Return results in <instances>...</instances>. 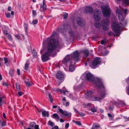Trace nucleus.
Wrapping results in <instances>:
<instances>
[{
	"label": "nucleus",
	"mask_w": 129,
	"mask_h": 129,
	"mask_svg": "<svg viewBox=\"0 0 129 129\" xmlns=\"http://www.w3.org/2000/svg\"><path fill=\"white\" fill-rule=\"evenodd\" d=\"M25 84L26 85L28 86H29L31 85V84L29 82H25Z\"/></svg>",
	"instance_id": "nucleus-35"
},
{
	"label": "nucleus",
	"mask_w": 129,
	"mask_h": 129,
	"mask_svg": "<svg viewBox=\"0 0 129 129\" xmlns=\"http://www.w3.org/2000/svg\"><path fill=\"white\" fill-rule=\"evenodd\" d=\"M17 73L18 75H20V70L19 69L17 70Z\"/></svg>",
	"instance_id": "nucleus-52"
},
{
	"label": "nucleus",
	"mask_w": 129,
	"mask_h": 129,
	"mask_svg": "<svg viewBox=\"0 0 129 129\" xmlns=\"http://www.w3.org/2000/svg\"><path fill=\"white\" fill-rule=\"evenodd\" d=\"M74 111L75 112H77V113H78V112L77 111V110L75 109V108H74Z\"/></svg>",
	"instance_id": "nucleus-63"
},
{
	"label": "nucleus",
	"mask_w": 129,
	"mask_h": 129,
	"mask_svg": "<svg viewBox=\"0 0 129 129\" xmlns=\"http://www.w3.org/2000/svg\"><path fill=\"white\" fill-rule=\"evenodd\" d=\"M16 87L17 90L18 91H20V85L18 83H16Z\"/></svg>",
	"instance_id": "nucleus-21"
},
{
	"label": "nucleus",
	"mask_w": 129,
	"mask_h": 129,
	"mask_svg": "<svg viewBox=\"0 0 129 129\" xmlns=\"http://www.w3.org/2000/svg\"><path fill=\"white\" fill-rule=\"evenodd\" d=\"M55 34V32H54L51 35L50 37L48 38L46 40H44L43 41V49L45 48V46L46 44L47 43L48 45L49 43L50 42H51V43H54L53 44H54V45L55 46H57V48L61 47V46L62 45L60 44L57 41L55 40H54L52 39L54 37Z\"/></svg>",
	"instance_id": "nucleus-3"
},
{
	"label": "nucleus",
	"mask_w": 129,
	"mask_h": 129,
	"mask_svg": "<svg viewBox=\"0 0 129 129\" xmlns=\"http://www.w3.org/2000/svg\"><path fill=\"white\" fill-rule=\"evenodd\" d=\"M77 21L78 24L80 25L81 26H83L85 25L84 22L79 18H78L77 19Z\"/></svg>",
	"instance_id": "nucleus-13"
},
{
	"label": "nucleus",
	"mask_w": 129,
	"mask_h": 129,
	"mask_svg": "<svg viewBox=\"0 0 129 129\" xmlns=\"http://www.w3.org/2000/svg\"><path fill=\"white\" fill-rule=\"evenodd\" d=\"M3 60V58L2 59L1 58H0V66H1V62H2Z\"/></svg>",
	"instance_id": "nucleus-61"
},
{
	"label": "nucleus",
	"mask_w": 129,
	"mask_h": 129,
	"mask_svg": "<svg viewBox=\"0 0 129 129\" xmlns=\"http://www.w3.org/2000/svg\"><path fill=\"white\" fill-rule=\"evenodd\" d=\"M53 116L54 117V118L58 119H59L60 117L57 114H53Z\"/></svg>",
	"instance_id": "nucleus-24"
},
{
	"label": "nucleus",
	"mask_w": 129,
	"mask_h": 129,
	"mask_svg": "<svg viewBox=\"0 0 129 129\" xmlns=\"http://www.w3.org/2000/svg\"><path fill=\"white\" fill-rule=\"evenodd\" d=\"M62 100L63 101H65V102H63V105H65V104L66 102H67V101H66V98H65V97H64L63 98V99H62Z\"/></svg>",
	"instance_id": "nucleus-42"
},
{
	"label": "nucleus",
	"mask_w": 129,
	"mask_h": 129,
	"mask_svg": "<svg viewBox=\"0 0 129 129\" xmlns=\"http://www.w3.org/2000/svg\"><path fill=\"white\" fill-rule=\"evenodd\" d=\"M5 98L4 96L0 97V106H2L3 104L5 103V102L4 100V99Z\"/></svg>",
	"instance_id": "nucleus-17"
},
{
	"label": "nucleus",
	"mask_w": 129,
	"mask_h": 129,
	"mask_svg": "<svg viewBox=\"0 0 129 129\" xmlns=\"http://www.w3.org/2000/svg\"><path fill=\"white\" fill-rule=\"evenodd\" d=\"M34 128L35 129H40L39 128V126L38 125H35Z\"/></svg>",
	"instance_id": "nucleus-49"
},
{
	"label": "nucleus",
	"mask_w": 129,
	"mask_h": 129,
	"mask_svg": "<svg viewBox=\"0 0 129 129\" xmlns=\"http://www.w3.org/2000/svg\"><path fill=\"white\" fill-rule=\"evenodd\" d=\"M101 13V11L99 9H95L94 15V18L95 20H99L100 19V14Z\"/></svg>",
	"instance_id": "nucleus-7"
},
{
	"label": "nucleus",
	"mask_w": 129,
	"mask_h": 129,
	"mask_svg": "<svg viewBox=\"0 0 129 129\" xmlns=\"http://www.w3.org/2000/svg\"><path fill=\"white\" fill-rule=\"evenodd\" d=\"M108 116L110 119H112L113 118L114 116L113 115H112L109 113H108Z\"/></svg>",
	"instance_id": "nucleus-37"
},
{
	"label": "nucleus",
	"mask_w": 129,
	"mask_h": 129,
	"mask_svg": "<svg viewBox=\"0 0 129 129\" xmlns=\"http://www.w3.org/2000/svg\"><path fill=\"white\" fill-rule=\"evenodd\" d=\"M94 26L96 28H98L101 26V24L98 22H96L94 24Z\"/></svg>",
	"instance_id": "nucleus-23"
},
{
	"label": "nucleus",
	"mask_w": 129,
	"mask_h": 129,
	"mask_svg": "<svg viewBox=\"0 0 129 129\" xmlns=\"http://www.w3.org/2000/svg\"><path fill=\"white\" fill-rule=\"evenodd\" d=\"M38 22V21L37 20H35L33 21L32 23H30V24H36Z\"/></svg>",
	"instance_id": "nucleus-34"
},
{
	"label": "nucleus",
	"mask_w": 129,
	"mask_h": 129,
	"mask_svg": "<svg viewBox=\"0 0 129 129\" xmlns=\"http://www.w3.org/2000/svg\"><path fill=\"white\" fill-rule=\"evenodd\" d=\"M105 94L106 93L104 91L103 92H101V98H100V99H102L104 97Z\"/></svg>",
	"instance_id": "nucleus-25"
},
{
	"label": "nucleus",
	"mask_w": 129,
	"mask_h": 129,
	"mask_svg": "<svg viewBox=\"0 0 129 129\" xmlns=\"http://www.w3.org/2000/svg\"><path fill=\"white\" fill-rule=\"evenodd\" d=\"M29 64L28 63H26L25 65L24 69L25 70H27Z\"/></svg>",
	"instance_id": "nucleus-29"
},
{
	"label": "nucleus",
	"mask_w": 129,
	"mask_h": 129,
	"mask_svg": "<svg viewBox=\"0 0 129 129\" xmlns=\"http://www.w3.org/2000/svg\"><path fill=\"white\" fill-rule=\"evenodd\" d=\"M100 127V126L98 124L94 123L92 125L91 129H97Z\"/></svg>",
	"instance_id": "nucleus-18"
},
{
	"label": "nucleus",
	"mask_w": 129,
	"mask_h": 129,
	"mask_svg": "<svg viewBox=\"0 0 129 129\" xmlns=\"http://www.w3.org/2000/svg\"><path fill=\"white\" fill-rule=\"evenodd\" d=\"M7 37L8 38V39L10 41H12V36H11V35L9 34L8 36H7Z\"/></svg>",
	"instance_id": "nucleus-33"
},
{
	"label": "nucleus",
	"mask_w": 129,
	"mask_h": 129,
	"mask_svg": "<svg viewBox=\"0 0 129 129\" xmlns=\"http://www.w3.org/2000/svg\"><path fill=\"white\" fill-rule=\"evenodd\" d=\"M42 114L43 116H46L48 117L49 116V114L48 112L46 111V110H42Z\"/></svg>",
	"instance_id": "nucleus-15"
},
{
	"label": "nucleus",
	"mask_w": 129,
	"mask_h": 129,
	"mask_svg": "<svg viewBox=\"0 0 129 129\" xmlns=\"http://www.w3.org/2000/svg\"><path fill=\"white\" fill-rule=\"evenodd\" d=\"M48 125H50L52 126L54 125L53 123L50 120H49L48 121Z\"/></svg>",
	"instance_id": "nucleus-31"
},
{
	"label": "nucleus",
	"mask_w": 129,
	"mask_h": 129,
	"mask_svg": "<svg viewBox=\"0 0 129 129\" xmlns=\"http://www.w3.org/2000/svg\"><path fill=\"white\" fill-rule=\"evenodd\" d=\"M90 100L92 101H98L100 99L96 97H95L94 96H93L91 97L90 98Z\"/></svg>",
	"instance_id": "nucleus-20"
},
{
	"label": "nucleus",
	"mask_w": 129,
	"mask_h": 129,
	"mask_svg": "<svg viewBox=\"0 0 129 129\" xmlns=\"http://www.w3.org/2000/svg\"><path fill=\"white\" fill-rule=\"evenodd\" d=\"M101 85H99V87L100 88H104V87L102 84V83H101Z\"/></svg>",
	"instance_id": "nucleus-45"
},
{
	"label": "nucleus",
	"mask_w": 129,
	"mask_h": 129,
	"mask_svg": "<svg viewBox=\"0 0 129 129\" xmlns=\"http://www.w3.org/2000/svg\"><path fill=\"white\" fill-rule=\"evenodd\" d=\"M86 77L87 79L91 82L94 81V78L93 75L90 73H87L86 75Z\"/></svg>",
	"instance_id": "nucleus-9"
},
{
	"label": "nucleus",
	"mask_w": 129,
	"mask_h": 129,
	"mask_svg": "<svg viewBox=\"0 0 129 129\" xmlns=\"http://www.w3.org/2000/svg\"><path fill=\"white\" fill-rule=\"evenodd\" d=\"M108 34L110 36H111L112 34L113 33L112 32H109Z\"/></svg>",
	"instance_id": "nucleus-60"
},
{
	"label": "nucleus",
	"mask_w": 129,
	"mask_h": 129,
	"mask_svg": "<svg viewBox=\"0 0 129 129\" xmlns=\"http://www.w3.org/2000/svg\"><path fill=\"white\" fill-rule=\"evenodd\" d=\"M50 42L48 45L47 48V51L42 55V60L43 62H46L48 60L50 56H54L56 54L57 47L55 46L54 43Z\"/></svg>",
	"instance_id": "nucleus-2"
},
{
	"label": "nucleus",
	"mask_w": 129,
	"mask_h": 129,
	"mask_svg": "<svg viewBox=\"0 0 129 129\" xmlns=\"http://www.w3.org/2000/svg\"><path fill=\"white\" fill-rule=\"evenodd\" d=\"M18 94L20 96H21L22 95V92L20 91H19L18 92Z\"/></svg>",
	"instance_id": "nucleus-51"
},
{
	"label": "nucleus",
	"mask_w": 129,
	"mask_h": 129,
	"mask_svg": "<svg viewBox=\"0 0 129 129\" xmlns=\"http://www.w3.org/2000/svg\"><path fill=\"white\" fill-rule=\"evenodd\" d=\"M119 24L118 22L116 21H114L113 22L112 24V28L113 30L116 34L119 33L120 32V29L121 27H122V26H124L126 25V23L125 22L124 23L122 22L121 24Z\"/></svg>",
	"instance_id": "nucleus-4"
},
{
	"label": "nucleus",
	"mask_w": 129,
	"mask_h": 129,
	"mask_svg": "<svg viewBox=\"0 0 129 129\" xmlns=\"http://www.w3.org/2000/svg\"><path fill=\"white\" fill-rule=\"evenodd\" d=\"M49 97L50 99L51 102L52 103L53 102V100L52 99V96L51 95L50 93H49Z\"/></svg>",
	"instance_id": "nucleus-32"
},
{
	"label": "nucleus",
	"mask_w": 129,
	"mask_h": 129,
	"mask_svg": "<svg viewBox=\"0 0 129 129\" xmlns=\"http://www.w3.org/2000/svg\"><path fill=\"white\" fill-rule=\"evenodd\" d=\"M78 113L80 115L82 116H85V114H84L82 112H78Z\"/></svg>",
	"instance_id": "nucleus-46"
},
{
	"label": "nucleus",
	"mask_w": 129,
	"mask_h": 129,
	"mask_svg": "<svg viewBox=\"0 0 129 129\" xmlns=\"http://www.w3.org/2000/svg\"><path fill=\"white\" fill-rule=\"evenodd\" d=\"M101 60L100 58L97 57L92 62V65L93 66H95L100 64L101 63Z\"/></svg>",
	"instance_id": "nucleus-11"
},
{
	"label": "nucleus",
	"mask_w": 129,
	"mask_h": 129,
	"mask_svg": "<svg viewBox=\"0 0 129 129\" xmlns=\"http://www.w3.org/2000/svg\"><path fill=\"white\" fill-rule=\"evenodd\" d=\"M90 110L92 112H95L96 111V108H95V107H93L92 108H91L90 109Z\"/></svg>",
	"instance_id": "nucleus-28"
},
{
	"label": "nucleus",
	"mask_w": 129,
	"mask_h": 129,
	"mask_svg": "<svg viewBox=\"0 0 129 129\" xmlns=\"http://www.w3.org/2000/svg\"><path fill=\"white\" fill-rule=\"evenodd\" d=\"M68 14L66 13H63V17L64 19L67 18L68 17Z\"/></svg>",
	"instance_id": "nucleus-27"
},
{
	"label": "nucleus",
	"mask_w": 129,
	"mask_h": 129,
	"mask_svg": "<svg viewBox=\"0 0 129 129\" xmlns=\"http://www.w3.org/2000/svg\"><path fill=\"white\" fill-rule=\"evenodd\" d=\"M3 85L4 86H8V84L6 82H4L3 83Z\"/></svg>",
	"instance_id": "nucleus-44"
},
{
	"label": "nucleus",
	"mask_w": 129,
	"mask_h": 129,
	"mask_svg": "<svg viewBox=\"0 0 129 129\" xmlns=\"http://www.w3.org/2000/svg\"><path fill=\"white\" fill-rule=\"evenodd\" d=\"M4 60L5 61V63L6 64L8 63V59L7 58H4Z\"/></svg>",
	"instance_id": "nucleus-41"
},
{
	"label": "nucleus",
	"mask_w": 129,
	"mask_h": 129,
	"mask_svg": "<svg viewBox=\"0 0 129 129\" xmlns=\"http://www.w3.org/2000/svg\"><path fill=\"white\" fill-rule=\"evenodd\" d=\"M57 78L60 80H62L64 78V74L60 71H58L56 75Z\"/></svg>",
	"instance_id": "nucleus-10"
},
{
	"label": "nucleus",
	"mask_w": 129,
	"mask_h": 129,
	"mask_svg": "<svg viewBox=\"0 0 129 129\" xmlns=\"http://www.w3.org/2000/svg\"><path fill=\"white\" fill-rule=\"evenodd\" d=\"M11 14L12 15H13L14 14V11H12L11 12Z\"/></svg>",
	"instance_id": "nucleus-62"
},
{
	"label": "nucleus",
	"mask_w": 129,
	"mask_h": 129,
	"mask_svg": "<svg viewBox=\"0 0 129 129\" xmlns=\"http://www.w3.org/2000/svg\"><path fill=\"white\" fill-rule=\"evenodd\" d=\"M92 94V92L90 90L87 92L86 94V97L87 98H89L91 95Z\"/></svg>",
	"instance_id": "nucleus-16"
},
{
	"label": "nucleus",
	"mask_w": 129,
	"mask_h": 129,
	"mask_svg": "<svg viewBox=\"0 0 129 129\" xmlns=\"http://www.w3.org/2000/svg\"><path fill=\"white\" fill-rule=\"evenodd\" d=\"M54 128L55 129H58V126L56 125V126H55Z\"/></svg>",
	"instance_id": "nucleus-64"
},
{
	"label": "nucleus",
	"mask_w": 129,
	"mask_h": 129,
	"mask_svg": "<svg viewBox=\"0 0 129 129\" xmlns=\"http://www.w3.org/2000/svg\"><path fill=\"white\" fill-rule=\"evenodd\" d=\"M85 13H92L93 12V8L91 7H86L85 8Z\"/></svg>",
	"instance_id": "nucleus-14"
},
{
	"label": "nucleus",
	"mask_w": 129,
	"mask_h": 129,
	"mask_svg": "<svg viewBox=\"0 0 129 129\" xmlns=\"http://www.w3.org/2000/svg\"><path fill=\"white\" fill-rule=\"evenodd\" d=\"M33 14L34 16H35L36 15V11L33 10L32 11Z\"/></svg>",
	"instance_id": "nucleus-39"
},
{
	"label": "nucleus",
	"mask_w": 129,
	"mask_h": 129,
	"mask_svg": "<svg viewBox=\"0 0 129 129\" xmlns=\"http://www.w3.org/2000/svg\"><path fill=\"white\" fill-rule=\"evenodd\" d=\"M69 123H66L65 125V127L66 128H68L69 127Z\"/></svg>",
	"instance_id": "nucleus-53"
},
{
	"label": "nucleus",
	"mask_w": 129,
	"mask_h": 129,
	"mask_svg": "<svg viewBox=\"0 0 129 129\" xmlns=\"http://www.w3.org/2000/svg\"><path fill=\"white\" fill-rule=\"evenodd\" d=\"M83 52L84 54V57H86L89 54L88 50H85L83 51Z\"/></svg>",
	"instance_id": "nucleus-19"
},
{
	"label": "nucleus",
	"mask_w": 129,
	"mask_h": 129,
	"mask_svg": "<svg viewBox=\"0 0 129 129\" xmlns=\"http://www.w3.org/2000/svg\"><path fill=\"white\" fill-rule=\"evenodd\" d=\"M58 119L60 120V121L61 122H63L64 121L62 119H60V117H59V119Z\"/></svg>",
	"instance_id": "nucleus-56"
},
{
	"label": "nucleus",
	"mask_w": 129,
	"mask_h": 129,
	"mask_svg": "<svg viewBox=\"0 0 129 129\" xmlns=\"http://www.w3.org/2000/svg\"><path fill=\"white\" fill-rule=\"evenodd\" d=\"M123 10L121 9H118L116 11V14L118 15V17L120 21H122L124 19V17L122 15Z\"/></svg>",
	"instance_id": "nucleus-8"
},
{
	"label": "nucleus",
	"mask_w": 129,
	"mask_h": 129,
	"mask_svg": "<svg viewBox=\"0 0 129 129\" xmlns=\"http://www.w3.org/2000/svg\"><path fill=\"white\" fill-rule=\"evenodd\" d=\"M3 116L4 117V118H6V115L4 113H3Z\"/></svg>",
	"instance_id": "nucleus-58"
},
{
	"label": "nucleus",
	"mask_w": 129,
	"mask_h": 129,
	"mask_svg": "<svg viewBox=\"0 0 129 129\" xmlns=\"http://www.w3.org/2000/svg\"><path fill=\"white\" fill-rule=\"evenodd\" d=\"M6 17L7 18H9L10 17V14L9 13H6Z\"/></svg>",
	"instance_id": "nucleus-48"
},
{
	"label": "nucleus",
	"mask_w": 129,
	"mask_h": 129,
	"mask_svg": "<svg viewBox=\"0 0 129 129\" xmlns=\"http://www.w3.org/2000/svg\"><path fill=\"white\" fill-rule=\"evenodd\" d=\"M10 74L11 77H13V70H10Z\"/></svg>",
	"instance_id": "nucleus-36"
},
{
	"label": "nucleus",
	"mask_w": 129,
	"mask_h": 129,
	"mask_svg": "<svg viewBox=\"0 0 129 129\" xmlns=\"http://www.w3.org/2000/svg\"><path fill=\"white\" fill-rule=\"evenodd\" d=\"M73 121L78 125L80 126L81 125V123L79 121H75L73 120Z\"/></svg>",
	"instance_id": "nucleus-26"
},
{
	"label": "nucleus",
	"mask_w": 129,
	"mask_h": 129,
	"mask_svg": "<svg viewBox=\"0 0 129 129\" xmlns=\"http://www.w3.org/2000/svg\"><path fill=\"white\" fill-rule=\"evenodd\" d=\"M70 105V103L69 102H67L66 103V106H68Z\"/></svg>",
	"instance_id": "nucleus-57"
},
{
	"label": "nucleus",
	"mask_w": 129,
	"mask_h": 129,
	"mask_svg": "<svg viewBox=\"0 0 129 129\" xmlns=\"http://www.w3.org/2000/svg\"><path fill=\"white\" fill-rule=\"evenodd\" d=\"M62 94H63L64 95H65L66 93L65 92H68V91L67 90H64L65 89V87H63L62 88Z\"/></svg>",
	"instance_id": "nucleus-30"
},
{
	"label": "nucleus",
	"mask_w": 129,
	"mask_h": 129,
	"mask_svg": "<svg viewBox=\"0 0 129 129\" xmlns=\"http://www.w3.org/2000/svg\"><path fill=\"white\" fill-rule=\"evenodd\" d=\"M32 53L34 56H36L37 55V52L36 50H33Z\"/></svg>",
	"instance_id": "nucleus-38"
},
{
	"label": "nucleus",
	"mask_w": 129,
	"mask_h": 129,
	"mask_svg": "<svg viewBox=\"0 0 129 129\" xmlns=\"http://www.w3.org/2000/svg\"><path fill=\"white\" fill-rule=\"evenodd\" d=\"M58 110L59 112L64 115L69 116L71 114V113H68L66 111H63L61 108H59Z\"/></svg>",
	"instance_id": "nucleus-12"
},
{
	"label": "nucleus",
	"mask_w": 129,
	"mask_h": 129,
	"mask_svg": "<svg viewBox=\"0 0 129 129\" xmlns=\"http://www.w3.org/2000/svg\"><path fill=\"white\" fill-rule=\"evenodd\" d=\"M113 106H110L109 107V110L110 111H112L113 109Z\"/></svg>",
	"instance_id": "nucleus-43"
},
{
	"label": "nucleus",
	"mask_w": 129,
	"mask_h": 129,
	"mask_svg": "<svg viewBox=\"0 0 129 129\" xmlns=\"http://www.w3.org/2000/svg\"><path fill=\"white\" fill-rule=\"evenodd\" d=\"M101 8L103 14L105 17H107L110 15L111 11L108 6L102 5L101 6Z\"/></svg>",
	"instance_id": "nucleus-5"
},
{
	"label": "nucleus",
	"mask_w": 129,
	"mask_h": 129,
	"mask_svg": "<svg viewBox=\"0 0 129 129\" xmlns=\"http://www.w3.org/2000/svg\"><path fill=\"white\" fill-rule=\"evenodd\" d=\"M80 53L77 51H75L73 53V55H69L67 56L62 60V62L66 65L69 64V70L72 72L75 70L74 64L75 63L74 61L71 59L73 58L74 60L77 61L79 60V55Z\"/></svg>",
	"instance_id": "nucleus-1"
},
{
	"label": "nucleus",
	"mask_w": 129,
	"mask_h": 129,
	"mask_svg": "<svg viewBox=\"0 0 129 129\" xmlns=\"http://www.w3.org/2000/svg\"><path fill=\"white\" fill-rule=\"evenodd\" d=\"M105 41L104 40H102L101 41V44H103L105 43Z\"/></svg>",
	"instance_id": "nucleus-54"
},
{
	"label": "nucleus",
	"mask_w": 129,
	"mask_h": 129,
	"mask_svg": "<svg viewBox=\"0 0 129 129\" xmlns=\"http://www.w3.org/2000/svg\"><path fill=\"white\" fill-rule=\"evenodd\" d=\"M109 22L108 20L106 19H104L102 21L101 25L102 27L104 30L108 29L109 27Z\"/></svg>",
	"instance_id": "nucleus-6"
},
{
	"label": "nucleus",
	"mask_w": 129,
	"mask_h": 129,
	"mask_svg": "<svg viewBox=\"0 0 129 129\" xmlns=\"http://www.w3.org/2000/svg\"><path fill=\"white\" fill-rule=\"evenodd\" d=\"M1 126H5L6 125V123L4 121L2 122Z\"/></svg>",
	"instance_id": "nucleus-40"
},
{
	"label": "nucleus",
	"mask_w": 129,
	"mask_h": 129,
	"mask_svg": "<svg viewBox=\"0 0 129 129\" xmlns=\"http://www.w3.org/2000/svg\"><path fill=\"white\" fill-rule=\"evenodd\" d=\"M3 33H4V34L6 35V36H7V35H8V34H9L8 33V32H7V31H6V30H4V31H3Z\"/></svg>",
	"instance_id": "nucleus-47"
},
{
	"label": "nucleus",
	"mask_w": 129,
	"mask_h": 129,
	"mask_svg": "<svg viewBox=\"0 0 129 129\" xmlns=\"http://www.w3.org/2000/svg\"><path fill=\"white\" fill-rule=\"evenodd\" d=\"M24 26L25 28V29L26 30L27 29V25L25 23L24 24Z\"/></svg>",
	"instance_id": "nucleus-50"
},
{
	"label": "nucleus",
	"mask_w": 129,
	"mask_h": 129,
	"mask_svg": "<svg viewBox=\"0 0 129 129\" xmlns=\"http://www.w3.org/2000/svg\"><path fill=\"white\" fill-rule=\"evenodd\" d=\"M36 123L34 122H31L29 124L30 127L31 128H34L35 127V125H36Z\"/></svg>",
	"instance_id": "nucleus-22"
},
{
	"label": "nucleus",
	"mask_w": 129,
	"mask_h": 129,
	"mask_svg": "<svg viewBox=\"0 0 129 129\" xmlns=\"http://www.w3.org/2000/svg\"><path fill=\"white\" fill-rule=\"evenodd\" d=\"M62 90H63L62 89H59L57 90V91H60L61 92V93H62Z\"/></svg>",
	"instance_id": "nucleus-55"
},
{
	"label": "nucleus",
	"mask_w": 129,
	"mask_h": 129,
	"mask_svg": "<svg viewBox=\"0 0 129 129\" xmlns=\"http://www.w3.org/2000/svg\"><path fill=\"white\" fill-rule=\"evenodd\" d=\"M8 10L9 11H11V7L10 6H9L8 7Z\"/></svg>",
	"instance_id": "nucleus-59"
}]
</instances>
